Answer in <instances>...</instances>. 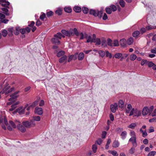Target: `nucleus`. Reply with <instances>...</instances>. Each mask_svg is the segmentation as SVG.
<instances>
[{
	"mask_svg": "<svg viewBox=\"0 0 156 156\" xmlns=\"http://www.w3.org/2000/svg\"><path fill=\"white\" fill-rule=\"evenodd\" d=\"M112 11L115 12L117 10V7L116 6L113 5H112L110 6Z\"/></svg>",
	"mask_w": 156,
	"mask_h": 156,
	"instance_id": "obj_29",
	"label": "nucleus"
},
{
	"mask_svg": "<svg viewBox=\"0 0 156 156\" xmlns=\"http://www.w3.org/2000/svg\"><path fill=\"white\" fill-rule=\"evenodd\" d=\"M58 37H55L51 39V41L52 43L55 44L56 45L60 43V41L59 40Z\"/></svg>",
	"mask_w": 156,
	"mask_h": 156,
	"instance_id": "obj_10",
	"label": "nucleus"
},
{
	"mask_svg": "<svg viewBox=\"0 0 156 156\" xmlns=\"http://www.w3.org/2000/svg\"><path fill=\"white\" fill-rule=\"evenodd\" d=\"M46 17V15L45 13H43V14L40 16V19L42 20H44V18Z\"/></svg>",
	"mask_w": 156,
	"mask_h": 156,
	"instance_id": "obj_52",
	"label": "nucleus"
},
{
	"mask_svg": "<svg viewBox=\"0 0 156 156\" xmlns=\"http://www.w3.org/2000/svg\"><path fill=\"white\" fill-rule=\"evenodd\" d=\"M119 143L118 140H115L112 144V146L113 147H119Z\"/></svg>",
	"mask_w": 156,
	"mask_h": 156,
	"instance_id": "obj_16",
	"label": "nucleus"
},
{
	"mask_svg": "<svg viewBox=\"0 0 156 156\" xmlns=\"http://www.w3.org/2000/svg\"><path fill=\"white\" fill-rule=\"evenodd\" d=\"M133 39L132 37L129 38L127 41V43L128 44L130 45L133 43Z\"/></svg>",
	"mask_w": 156,
	"mask_h": 156,
	"instance_id": "obj_36",
	"label": "nucleus"
},
{
	"mask_svg": "<svg viewBox=\"0 0 156 156\" xmlns=\"http://www.w3.org/2000/svg\"><path fill=\"white\" fill-rule=\"evenodd\" d=\"M38 104V101H35L30 106L31 107H34L37 105Z\"/></svg>",
	"mask_w": 156,
	"mask_h": 156,
	"instance_id": "obj_46",
	"label": "nucleus"
},
{
	"mask_svg": "<svg viewBox=\"0 0 156 156\" xmlns=\"http://www.w3.org/2000/svg\"><path fill=\"white\" fill-rule=\"evenodd\" d=\"M107 44L108 46L111 47L113 46L112 41L110 38L107 39Z\"/></svg>",
	"mask_w": 156,
	"mask_h": 156,
	"instance_id": "obj_27",
	"label": "nucleus"
},
{
	"mask_svg": "<svg viewBox=\"0 0 156 156\" xmlns=\"http://www.w3.org/2000/svg\"><path fill=\"white\" fill-rule=\"evenodd\" d=\"M122 55V54L121 53H117L115 55V57L117 58H119L121 57Z\"/></svg>",
	"mask_w": 156,
	"mask_h": 156,
	"instance_id": "obj_49",
	"label": "nucleus"
},
{
	"mask_svg": "<svg viewBox=\"0 0 156 156\" xmlns=\"http://www.w3.org/2000/svg\"><path fill=\"white\" fill-rule=\"evenodd\" d=\"M113 46H118L119 45V41L117 40H115L113 41Z\"/></svg>",
	"mask_w": 156,
	"mask_h": 156,
	"instance_id": "obj_47",
	"label": "nucleus"
},
{
	"mask_svg": "<svg viewBox=\"0 0 156 156\" xmlns=\"http://www.w3.org/2000/svg\"><path fill=\"white\" fill-rule=\"evenodd\" d=\"M55 13L58 15H61L62 14V10L61 9H58L55 11Z\"/></svg>",
	"mask_w": 156,
	"mask_h": 156,
	"instance_id": "obj_55",
	"label": "nucleus"
},
{
	"mask_svg": "<svg viewBox=\"0 0 156 156\" xmlns=\"http://www.w3.org/2000/svg\"><path fill=\"white\" fill-rule=\"evenodd\" d=\"M67 57L65 55L62 56L59 59V62L60 63L64 62L65 63L67 61Z\"/></svg>",
	"mask_w": 156,
	"mask_h": 156,
	"instance_id": "obj_9",
	"label": "nucleus"
},
{
	"mask_svg": "<svg viewBox=\"0 0 156 156\" xmlns=\"http://www.w3.org/2000/svg\"><path fill=\"white\" fill-rule=\"evenodd\" d=\"M156 154V151H153L150 152L148 154L147 156H154Z\"/></svg>",
	"mask_w": 156,
	"mask_h": 156,
	"instance_id": "obj_38",
	"label": "nucleus"
},
{
	"mask_svg": "<svg viewBox=\"0 0 156 156\" xmlns=\"http://www.w3.org/2000/svg\"><path fill=\"white\" fill-rule=\"evenodd\" d=\"M33 119L31 120V122H33V123L35 121H39L41 120V117L39 116H34L33 117Z\"/></svg>",
	"mask_w": 156,
	"mask_h": 156,
	"instance_id": "obj_13",
	"label": "nucleus"
},
{
	"mask_svg": "<svg viewBox=\"0 0 156 156\" xmlns=\"http://www.w3.org/2000/svg\"><path fill=\"white\" fill-rule=\"evenodd\" d=\"M19 101H18L15 103H14V104H12V105H11V107L12 108H13L14 109L16 107V105L18 104H19Z\"/></svg>",
	"mask_w": 156,
	"mask_h": 156,
	"instance_id": "obj_58",
	"label": "nucleus"
},
{
	"mask_svg": "<svg viewBox=\"0 0 156 156\" xmlns=\"http://www.w3.org/2000/svg\"><path fill=\"white\" fill-rule=\"evenodd\" d=\"M127 108L128 109L126 110V113L128 114L132 108V105L130 104H128L127 105Z\"/></svg>",
	"mask_w": 156,
	"mask_h": 156,
	"instance_id": "obj_18",
	"label": "nucleus"
},
{
	"mask_svg": "<svg viewBox=\"0 0 156 156\" xmlns=\"http://www.w3.org/2000/svg\"><path fill=\"white\" fill-rule=\"evenodd\" d=\"M20 32L21 34H25L26 32L24 28L20 29Z\"/></svg>",
	"mask_w": 156,
	"mask_h": 156,
	"instance_id": "obj_63",
	"label": "nucleus"
},
{
	"mask_svg": "<svg viewBox=\"0 0 156 156\" xmlns=\"http://www.w3.org/2000/svg\"><path fill=\"white\" fill-rule=\"evenodd\" d=\"M98 53L100 56L102 57H104L105 55V53L104 51L100 50L98 51Z\"/></svg>",
	"mask_w": 156,
	"mask_h": 156,
	"instance_id": "obj_33",
	"label": "nucleus"
},
{
	"mask_svg": "<svg viewBox=\"0 0 156 156\" xmlns=\"http://www.w3.org/2000/svg\"><path fill=\"white\" fill-rule=\"evenodd\" d=\"M147 62L146 60H143L141 62V65L142 66H143L145 63L147 64Z\"/></svg>",
	"mask_w": 156,
	"mask_h": 156,
	"instance_id": "obj_64",
	"label": "nucleus"
},
{
	"mask_svg": "<svg viewBox=\"0 0 156 156\" xmlns=\"http://www.w3.org/2000/svg\"><path fill=\"white\" fill-rule=\"evenodd\" d=\"M73 10L76 12L79 13L81 11V9L79 6H75L73 8Z\"/></svg>",
	"mask_w": 156,
	"mask_h": 156,
	"instance_id": "obj_20",
	"label": "nucleus"
},
{
	"mask_svg": "<svg viewBox=\"0 0 156 156\" xmlns=\"http://www.w3.org/2000/svg\"><path fill=\"white\" fill-rule=\"evenodd\" d=\"M54 37H57L59 39H61L62 37H63V38L65 37L64 35H62V34L60 32L58 33L57 34H55L54 35Z\"/></svg>",
	"mask_w": 156,
	"mask_h": 156,
	"instance_id": "obj_15",
	"label": "nucleus"
},
{
	"mask_svg": "<svg viewBox=\"0 0 156 156\" xmlns=\"http://www.w3.org/2000/svg\"><path fill=\"white\" fill-rule=\"evenodd\" d=\"M69 32H70V36H73L75 35L77 36H78L79 35L77 29L75 28H74L73 29H70Z\"/></svg>",
	"mask_w": 156,
	"mask_h": 156,
	"instance_id": "obj_3",
	"label": "nucleus"
},
{
	"mask_svg": "<svg viewBox=\"0 0 156 156\" xmlns=\"http://www.w3.org/2000/svg\"><path fill=\"white\" fill-rule=\"evenodd\" d=\"M146 28L147 30H150L152 29H156V26L152 27L150 26H148L146 27Z\"/></svg>",
	"mask_w": 156,
	"mask_h": 156,
	"instance_id": "obj_53",
	"label": "nucleus"
},
{
	"mask_svg": "<svg viewBox=\"0 0 156 156\" xmlns=\"http://www.w3.org/2000/svg\"><path fill=\"white\" fill-rule=\"evenodd\" d=\"M4 3L2 4V5L5 8H8V6L9 5L10 3L8 1H6Z\"/></svg>",
	"mask_w": 156,
	"mask_h": 156,
	"instance_id": "obj_28",
	"label": "nucleus"
},
{
	"mask_svg": "<svg viewBox=\"0 0 156 156\" xmlns=\"http://www.w3.org/2000/svg\"><path fill=\"white\" fill-rule=\"evenodd\" d=\"M22 124L25 127L27 128L30 127L32 125H35L34 123H33V122H31V120L30 122L27 121H23Z\"/></svg>",
	"mask_w": 156,
	"mask_h": 156,
	"instance_id": "obj_4",
	"label": "nucleus"
},
{
	"mask_svg": "<svg viewBox=\"0 0 156 156\" xmlns=\"http://www.w3.org/2000/svg\"><path fill=\"white\" fill-rule=\"evenodd\" d=\"M17 128L22 132L24 133L26 131V129L25 127L21 124H19L17 125Z\"/></svg>",
	"mask_w": 156,
	"mask_h": 156,
	"instance_id": "obj_11",
	"label": "nucleus"
},
{
	"mask_svg": "<svg viewBox=\"0 0 156 156\" xmlns=\"http://www.w3.org/2000/svg\"><path fill=\"white\" fill-rule=\"evenodd\" d=\"M54 14L53 12L51 11H49L46 12V15L48 17H49L52 16Z\"/></svg>",
	"mask_w": 156,
	"mask_h": 156,
	"instance_id": "obj_30",
	"label": "nucleus"
},
{
	"mask_svg": "<svg viewBox=\"0 0 156 156\" xmlns=\"http://www.w3.org/2000/svg\"><path fill=\"white\" fill-rule=\"evenodd\" d=\"M44 104V102L43 100H41L40 102L39 105L40 106H43Z\"/></svg>",
	"mask_w": 156,
	"mask_h": 156,
	"instance_id": "obj_61",
	"label": "nucleus"
},
{
	"mask_svg": "<svg viewBox=\"0 0 156 156\" xmlns=\"http://www.w3.org/2000/svg\"><path fill=\"white\" fill-rule=\"evenodd\" d=\"M136 58V55L135 54L131 55L130 57V59L132 61H134Z\"/></svg>",
	"mask_w": 156,
	"mask_h": 156,
	"instance_id": "obj_42",
	"label": "nucleus"
},
{
	"mask_svg": "<svg viewBox=\"0 0 156 156\" xmlns=\"http://www.w3.org/2000/svg\"><path fill=\"white\" fill-rule=\"evenodd\" d=\"M2 36L4 37H5L7 35V31L5 30H4L2 31Z\"/></svg>",
	"mask_w": 156,
	"mask_h": 156,
	"instance_id": "obj_44",
	"label": "nucleus"
},
{
	"mask_svg": "<svg viewBox=\"0 0 156 156\" xmlns=\"http://www.w3.org/2000/svg\"><path fill=\"white\" fill-rule=\"evenodd\" d=\"M102 140L101 138H99L96 141V143L99 145H100L102 143Z\"/></svg>",
	"mask_w": 156,
	"mask_h": 156,
	"instance_id": "obj_54",
	"label": "nucleus"
},
{
	"mask_svg": "<svg viewBox=\"0 0 156 156\" xmlns=\"http://www.w3.org/2000/svg\"><path fill=\"white\" fill-rule=\"evenodd\" d=\"M106 56L107 57H108L110 58H111L112 57V54L109 53L108 51H106Z\"/></svg>",
	"mask_w": 156,
	"mask_h": 156,
	"instance_id": "obj_50",
	"label": "nucleus"
},
{
	"mask_svg": "<svg viewBox=\"0 0 156 156\" xmlns=\"http://www.w3.org/2000/svg\"><path fill=\"white\" fill-rule=\"evenodd\" d=\"M119 3L122 7H125V2L123 0H119Z\"/></svg>",
	"mask_w": 156,
	"mask_h": 156,
	"instance_id": "obj_37",
	"label": "nucleus"
},
{
	"mask_svg": "<svg viewBox=\"0 0 156 156\" xmlns=\"http://www.w3.org/2000/svg\"><path fill=\"white\" fill-rule=\"evenodd\" d=\"M117 109L118 104L117 103H115L114 105L112 104L110 105L111 110L113 113H115Z\"/></svg>",
	"mask_w": 156,
	"mask_h": 156,
	"instance_id": "obj_5",
	"label": "nucleus"
},
{
	"mask_svg": "<svg viewBox=\"0 0 156 156\" xmlns=\"http://www.w3.org/2000/svg\"><path fill=\"white\" fill-rule=\"evenodd\" d=\"M146 31V28H142L140 30V32L142 34H143Z\"/></svg>",
	"mask_w": 156,
	"mask_h": 156,
	"instance_id": "obj_56",
	"label": "nucleus"
},
{
	"mask_svg": "<svg viewBox=\"0 0 156 156\" xmlns=\"http://www.w3.org/2000/svg\"><path fill=\"white\" fill-rule=\"evenodd\" d=\"M96 44L97 45H100L101 44V41L100 38H97L96 41Z\"/></svg>",
	"mask_w": 156,
	"mask_h": 156,
	"instance_id": "obj_57",
	"label": "nucleus"
},
{
	"mask_svg": "<svg viewBox=\"0 0 156 156\" xmlns=\"http://www.w3.org/2000/svg\"><path fill=\"white\" fill-rule=\"evenodd\" d=\"M140 34V32L138 30L134 31L132 35L134 37H136Z\"/></svg>",
	"mask_w": 156,
	"mask_h": 156,
	"instance_id": "obj_25",
	"label": "nucleus"
},
{
	"mask_svg": "<svg viewBox=\"0 0 156 156\" xmlns=\"http://www.w3.org/2000/svg\"><path fill=\"white\" fill-rule=\"evenodd\" d=\"M123 130V129L122 128L118 127L116 128L115 131L118 133H120V132H122Z\"/></svg>",
	"mask_w": 156,
	"mask_h": 156,
	"instance_id": "obj_41",
	"label": "nucleus"
},
{
	"mask_svg": "<svg viewBox=\"0 0 156 156\" xmlns=\"http://www.w3.org/2000/svg\"><path fill=\"white\" fill-rule=\"evenodd\" d=\"M119 106L121 108H122L123 107L124 102L122 100H120L119 101Z\"/></svg>",
	"mask_w": 156,
	"mask_h": 156,
	"instance_id": "obj_32",
	"label": "nucleus"
},
{
	"mask_svg": "<svg viewBox=\"0 0 156 156\" xmlns=\"http://www.w3.org/2000/svg\"><path fill=\"white\" fill-rule=\"evenodd\" d=\"M1 9L4 12V13L6 15L9 16V13L8 12L9 10L7 8H2Z\"/></svg>",
	"mask_w": 156,
	"mask_h": 156,
	"instance_id": "obj_24",
	"label": "nucleus"
},
{
	"mask_svg": "<svg viewBox=\"0 0 156 156\" xmlns=\"http://www.w3.org/2000/svg\"><path fill=\"white\" fill-rule=\"evenodd\" d=\"M9 123L11 124V126L13 127L14 128H15L16 127V126L15 123L11 120H10L9 121Z\"/></svg>",
	"mask_w": 156,
	"mask_h": 156,
	"instance_id": "obj_48",
	"label": "nucleus"
},
{
	"mask_svg": "<svg viewBox=\"0 0 156 156\" xmlns=\"http://www.w3.org/2000/svg\"><path fill=\"white\" fill-rule=\"evenodd\" d=\"M126 41L125 39H123L120 40L119 43L122 47L125 46L126 44Z\"/></svg>",
	"mask_w": 156,
	"mask_h": 156,
	"instance_id": "obj_17",
	"label": "nucleus"
},
{
	"mask_svg": "<svg viewBox=\"0 0 156 156\" xmlns=\"http://www.w3.org/2000/svg\"><path fill=\"white\" fill-rule=\"evenodd\" d=\"M19 91H16L14 93L10 95V97L11 98L9 99V100L10 101H13L15 99H16L18 96V95H17L19 93Z\"/></svg>",
	"mask_w": 156,
	"mask_h": 156,
	"instance_id": "obj_6",
	"label": "nucleus"
},
{
	"mask_svg": "<svg viewBox=\"0 0 156 156\" xmlns=\"http://www.w3.org/2000/svg\"><path fill=\"white\" fill-rule=\"evenodd\" d=\"M10 86L5 87L3 89L2 93H5V95H6L12 91L14 90V88H10Z\"/></svg>",
	"mask_w": 156,
	"mask_h": 156,
	"instance_id": "obj_2",
	"label": "nucleus"
},
{
	"mask_svg": "<svg viewBox=\"0 0 156 156\" xmlns=\"http://www.w3.org/2000/svg\"><path fill=\"white\" fill-rule=\"evenodd\" d=\"M13 28L12 27L9 28L8 29V31L9 32L8 35L9 36H11L12 35V31Z\"/></svg>",
	"mask_w": 156,
	"mask_h": 156,
	"instance_id": "obj_35",
	"label": "nucleus"
},
{
	"mask_svg": "<svg viewBox=\"0 0 156 156\" xmlns=\"http://www.w3.org/2000/svg\"><path fill=\"white\" fill-rule=\"evenodd\" d=\"M35 111L37 114L39 115H41L43 113L42 109L41 108H35Z\"/></svg>",
	"mask_w": 156,
	"mask_h": 156,
	"instance_id": "obj_12",
	"label": "nucleus"
},
{
	"mask_svg": "<svg viewBox=\"0 0 156 156\" xmlns=\"http://www.w3.org/2000/svg\"><path fill=\"white\" fill-rule=\"evenodd\" d=\"M92 149L94 152V153H96L97 149V145L95 144L93 145L92 146Z\"/></svg>",
	"mask_w": 156,
	"mask_h": 156,
	"instance_id": "obj_40",
	"label": "nucleus"
},
{
	"mask_svg": "<svg viewBox=\"0 0 156 156\" xmlns=\"http://www.w3.org/2000/svg\"><path fill=\"white\" fill-rule=\"evenodd\" d=\"M147 64L149 67H153L154 65V64L152 62L147 61Z\"/></svg>",
	"mask_w": 156,
	"mask_h": 156,
	"instance_id": "obj_43",
	"label": "nucleus"
},
{
	"mask_svg": "<svg viewBox=\"0 0 156 156\" xmlns=\"http://www.w3.org/2000/svg\"><path fill=\"white\" fill-rule=\"evenodd\" d=\"M17 110L18 112V113L20 115L23 114L25 111L24 109L22 107L19 108H17Z\"/></svg>",
	"mask_w": 156,
	"mask_h": 156,
	"instance_id": "obj_19",
	"label": "nucleus"
},
{
	"mask_svg": "<svg viewBox=\"0 0 156 156\" xmlns=\"http://www.w3.org/2000/svg\"><path fill=\"white\" fill-rule=\"evenodd\" d=\"M84 54L83 52H81L78 55V60H82L84 58Z\"/></svg>",
	"mask_w": 156,
	"mask_h": 156,
	"instance_id": "obj_23",
	"label": "nucleus"
},
{
	"mask_svg": "<svg viewBox=\"0 0 156 156\" xmlns=\"http://www.w3.org/2000/svg\"><path fill=\"white\" fill-rule=\"evenodd\" d=\"M16 30L14 31V33L15 35H17L19 34V31L17 27H16Z\"/></svg>",
	"mask_w": 156,
	"mask_h": 156,
	"instance_id": "obj_59",
	"label": "nucleus"
},
{
	"mask_svg": "<svg viewBox=\"0 0 156 156\" xmlns=\"http://www.w3.org/2000/svg\"><path fill=\"white\" fill-rule=\"evenodd\" d=\"M65 53V52L63 51H59L58 52V53L57 54V56L59 57L61 56H63V55H64Z\"/></svg>",
	"mask_w": 156,
	"mask_h": 156,
	"instance_id": "obj_31",
	"label": "nucleus"
},
{
	"mask_svg": "<svg viewBox=\"0 0 156 156\" xmlns=\"http://www.w3.org/2000/svg\"><path fill=\"white\" fill-rule=\"evenodd\" d=\"M135 150L134 147H132L129 151V153L131 154H133Z\"/></svg>",
	"mask_w": 156,
	"mask_h": 156,
	"instance_id": "obj_51",
	"label": "nucleus"
},
{
	"mask_svg": "<svg viewBox=\"0 0 156 156\" xmlns=\"http://www.w3.org/2000/svg\"><path fill=\"white\" fill-rule=\"evenodd\" d=\"M129 141L132 142V144L135 147L136 146L137 144L136 143V136L132 137L129 139Z\"/></svg>",
	"mask_w": 156,
	"mask_h": 156,
	"instance_id": "obj_7",
	"label": "nucleus"
},
{
	"mask_svg": "<svg viewBox=\"0 0 156 156\" xmlns=\"http://www.w3.org/2000/svg\"><path fill=\"white\" fill-rule=\"evenodd\" d=\"M9 20L6 19H2L1 20V22L2 23H6L9 21Z\"/></svg>",
	"mask_w": 156,
	"mask_h": 156,
	"instance_id": "obj_62",
	"label": "nucleus"
},
{
	"mask_svg": "<svg viewBox=\"0 0 156 156\" xmlns=\"http://www.w3.org/2000/svg\"><path fill=\"white\" fill-rule=\"evenodd\" d=\"M107 134V132L106 131H103L102 133L101 137L102 138H105Z\"/></svg>",
	"mask_w": 156,
	"mask_h": 156,
	"instance_id": "obj_60",
	"label": "nucleus"
},
{
	"mask_svg": "<svg viewBox=\"0 0 156 156\" xmlns=\"http://www.w3.org/2000/svg\"><path fill=\"white\" fill-rule=\"evenodd\" d=\"M64 10L65 12L67 13H70L72 12V9L69 7L64 8Z\"/></svg>",
	"mask_w": 156,
	"mask_h": 156,
	"instance_id": "obj_26",
	"label": "nucleus"
},
{
	"mask_svg": "<svg viewBox=\"0 0 156 156\" xmlns=\"http://www.w3.org/2000/svg\"><path fill=\"white\" fill-rule=\"evenodd\" d=\"M127 134V133L126 131H124L122 132L121 134L122 139L123 140H124L126 138Z\"/></svg>",
	"mask_w": 156,
	"mask_h": 156,
	"instance_id": "obj_21",
	"label": "nucleus"
},
{
	"mask_svg": "<svg viewBox=\"0 0 156 156\" xmlns=\"http://www.w3.org/2000/svg\"><path fill=\"white\" fill-rule=\"evenodd\" d=\"M61 32L64 35H66V36H67L68 37H70V32L69 31H66L65 30H61Z\"/></svg>",
	"mask_w": 156,
	"mask_h": 156,
	"instance_id": "obj_14",
	"label": "nucleus"
},
{
	"mask_svg": "<svg viewBox=\"0 0 156 156\" xmlns=\"http://www.w3.org/2000/svg\"><path fill=\"white\" fill-rule=\"evenodd\" d=\"M136 124L135 123H131L128 126V127L130 128L133 129L136 126Z\"/></svg>",
	"mask_w": 156,
	"mask_h": 156,
	"instance_id": "obj_39",
	"label": "nucleus"
},
{
	"mask_svg": "<svg viewBox=\"0 0 156 156\" xmlns=\"http://www.w3.org/2000/svg\"><path fill=\"white\" fill-rule=\"evenodd\" d=\"M105 11L106 13L108 14H111L112 13V10L110 7H108L106 8Z\"/></svg>",
	"mask_w": 156,
	"mask_h": 156,
	"instance_id": "obj_45",
	"label": "nucleus"
},
{
	"mask_svg": "<svg viewBox=\"0 0 156 156\" xmlns=\"http://www.w3.org/2000/svg\"><path fill=\"white\" fill-rule=\"evenodd\" d=\"M89 13L90 14L93 15L94 16H98L99 18H101L103 12L102 11H99L91 9L90 10Z\"/></svg>",
	"mask_w": 156,
	"mask_h": 156,
	"instance_id": "obj_1",
	"label": "nucleus"
},
{
	"mask_svg": "<svg viewBox=\"0 0 156 156\" xmlns=\"http://www.w3.org/2000/svg\"><path fill=\"white\" fill-rule=\"evenodd\" d=\"M149 114V108L147 107H144L142 111V114L143 115H146L148 114Z\"/></svg>",
	"mask_w": 156,
	"mask_h": 156,
	"instance_id": "obj_8",
	"label": "nucleus"
},
{
	"mask_svg": "<svg viewBox=\"0 0 156 156\" xmlns=\"http://www.w3.org/2000/svg\"><path fill=\"white\" fill-rule=\"evenodd\" d=\"M82 11L85 14H87L89 12V9L88 8L83 7L82 8Z\"/></svg>",
	"mask_w": 156,
	"mask_h": 156,
	"instance_id": "obj_34",
	"label": "nucleus"
},
{
	"mask_svg": "<svg viewBox=\"0 0 156 156\" xmlns=\"http://www.w3.org/2000/svg\"><path fill=\"white\" fill-rule=\"evenodd\" d=\"M108 152L109 153L112 154L114 156H118V154L117 152L115 151H109Z\"/></svg>",
	"mask_w": 156,
	"mask_h": 156,
	"instance_id": "obj_22",
	"label": "nucleus"
}]
</instances>
